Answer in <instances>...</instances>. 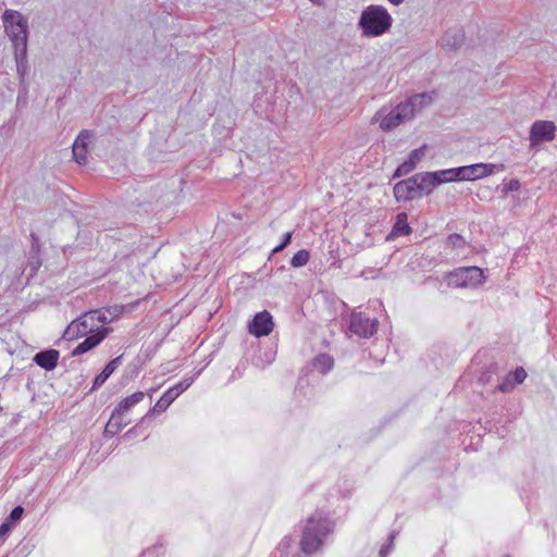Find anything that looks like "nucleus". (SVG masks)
<instances>
[{
  "label": "nucleus",
  "mask_w": 557,
  "mask_h": 557,
  "mask_svg": "<svg viewBox=\"0 0 557 557\" xmlns=\"http://www.w3.org/2000/svg\"><path fill=\"white\" fill-rule=\"evenodd\" d=\"M108 322L109 320L104 311L94 310L86 312L67 325L64 337L67 341H76L96 334L99 330H108L103 327V324Z\"/></svg>",
  "instance_id": "1"
},
{
  "label": "nucleus",
  "mask_w": 557,
  "mask_h": 557,
  "mask_svg": "<svg viewBox=\"0 0 557 557\" xmlns=\"http://www.w3.org/2000/svg\"><path fill=\"white\" fill-rule=\"evenodd\" d=\"M432 100L428 94H419L411 97L407 102L399 103L393 111L383 116L380 121V127L383 131H391L398 126L404 120L411 119L416 107H423Z\"/></svg>",
  "instance_id": "2"
},
{
  "label": "nucleus",
  "mask_w": 557,
  "mask_h": 557,
  "mask_svg": "<svg viewBox=\"0 0 557 557\" xmlns=\"http://www.w3.org/2000/svg\"><path fill=\"white\" fill-rule=\"evenodd\" d=\"M359 24L366 35L380 36L389 29L392 17L383 7L370 5L362 12Z\"/></svg>",
  "instance_id": "3"
},
{
  "label": "nucleus",
  "mask_w": 557,
  "mask_h": 557,
  "mask_svg": "<svg viewBox=\"0 0 557 557\" xmlns=\"http://www.w3.org/2000/svg\"><path fill=\"white\" fill-rule=\"evenodd\" d=\"M3 25L15 49H21L24 52L26 49L27 24L22 14L17 11H5L3 14Z\"/></svg>",
  "instance_id": "4"
},
{
  "label": "nucleus",
  "mask_w": 557,
  "mask_h": 557,
  "mask_svg": "<svg viewBox=\"0 0 557 557\" xmlns=\"http://www.w3.org/2000/svg\"><path fill=\"white\" fill-rule=\"evenodd\" d=\"M447 283L455 288H474L484 283L483 270L479 267H461L447 274Z\"/></svg>",
  "instance_id": "5"
},
{
  "label": "nucleus",
  "mask_w": 557,
  "mask_h": 557,
  "mask_svg": "<svg viewBox=\"0 0 557 557\" xmlns=\"http://www.w3.org/2000/svg\"><path fill=\"white\" fill-rule=\"evenodd\" d=\"M426 183L422 182V176H412L408 180L398 182L394 186V197L397 201L412 200L419 193L425 189Z\"/></svg>",
  "instance_id": "6"
},
{
  "label": "nucleus",
  "mask_w": 557,
  "mask_h": 557,
  "mask_svg": "<svg viewBox=\"0 0 557 557\" xmlns=\"http://www.w3.org/2000/svg\"><path fill=\"white\" fill-rule=\"evenodd\" d=\"M193 384L191 377H185L174 386L168 388L154 406L149 410L147 414L161 413L168 409V407L190 385Z\"/></svg>",
  "instance_id": "7"
},
{
  "label": "nucleus",
  "mask_w": 557,
  "mask_h": 557,
  "mask_svg": "<svg viewBox=\"0 0 557 557\" xmlns=\"http://www.w3.org/2000/svg\"><path fill=\"white\" fill-rule=\"evenodd\" d=\"M314 521V519H307L302 531L300 548L305 554L315 553L322 545V537L325 536L315 531Z\"/></svg>",
  "instance_id": "8"
},
{
  "label": "nucleus",
  "mask_w": 557,
  "mask_h": 557,
  "mask_svg": "<svg viewBox=\"0 0 557 557\" xmlns=\"http://www.w3.org/2000/svg\"><path fill=\"white\" fill-rule=\"evenodd\" d=\"M274 327L272 315L267 310L257 313L248 325V332L256 337L268 336Z\"/></svg>",
  "instance_id": "9"
},
{
  "label": "nucleus",
  "mask_w": 557,
  "mask_h": 557,
  "mask_svg": "<svg viewBox=\"0 0 557 557\" xmlns=\"http://www.w3.org/2000/svg\"><path fill=\"white\" fill-rule=\"evenodd\" d=\"M556 126L550 121H536L530 131V141L537 145L543 141H550L555 138Z\"/></svg>",
  "instance_id": "10"
},
{
  "label": "nucleus",
  "mask_w": 557,
  "mask_h": 557,
  "mask_svg": "<svg viewBox=\"0 0 557 557\" xmlns=\"http://www.w3.org/2000/svg\"><path fill=\"white\" fill-rule=\"evenodd\" d=\"M349 329L352 333L368 338L376 332V322L361 312L352 313Z\"/></svg>",
  "instance_id": "11"
},
{
  "label": "nucleus",
  "mask_w": 557,
  "mask_h": 557,
  "mask_svg": "<svg viewBox=\"0 0 557 557\" xmlns=\"http://www.w3.org/2000/svg\"><path fill=\"white\" fill-rule=\"evenodd\" d=\"M493 164L476 163L458 168L460 181H475L488 176L493 173Z\"/></svg>",
  "instance_id": "12"
},
{
  "label": "nucleus",
  "mask_w": 557,
  "mask_h": 557,
  "mask_svg": "<svg viewBox=\"0 0 557 557\" xmlns=\"http://www.w3.org/2000/svg\"><path fill=\"white\" fill-rule=\"evenodd\" d=\"M456 181H460L458 168L437 171L433 173H426L422 176V182L426 183V186L431 187H435L442 183H449Z\"/></svg>",
  "instance_id": "13"
},
{
  "label": "nucleus",
  "mask_w": 557,
  "mask_h": 557,
  "mask_svg": "<svg viewBox=\"0 0 557 557\" xmlns=\"http://www.w3.org/2000/svg\"><path fill=\"white\" fill-rule=\"evenodd\" d=\"M109 330H99L96 334L86 336L73 350L72 356H79L86 354L97 347L108 335Z\"/></svg>",
  "instance_id": "14"
},
{
  "label": "nucleus",
  "mask_w": 557,
  "mask_h": 557,
  "mask_svg": "<svg viewBox=\"0 0 557 557\" xmlns=\"http://www.w3.org/2000/svg\"><path fill=\"white\" fill-rule=\"evenodd\" d=\"M91 138L89 131H83L73 144V157L78 164H85L88 153V140Z\"/></svg>",
  "instance_id": "15"
},
{
  "label": "nucleus",
  "mask_w": 557,
  "mask_h": 557,
  "mask_svg": "<svg viewBox=\"0 0 557 557\" xmlns=\"http://www.w3.org/2000/svg\"><path fill=\"white\" fill-rule=\"evenodd\" d=\"M128 423L129 421L126 419L125 414L119 412L116 409H113L111 417L106 424L103 436L107 438L113 437Z\"/></svg>",
  "instance_id": "16"
},
{
  "label": "nucleus",
  "mask_w": 557,
  "mask_h": 557,
  "mask_svg": "<svg viewBox=\"0 0 557 557\" xmlns=\"http://www.w3.org/2000/svg\"><path fill=\"white\" fill-rule=\"evenodd\" d=\"M527 377V371L522 367L516 368V370L509 373L502 384L498 385L497 389L502 393H508L515 388L516 385L521 384Z\"/></svg>",
  "instance_id": "17"
},
{
  "label": "nucleus",
  "mask_w": 557,
  "mask_h": 557,
  "mask_svg": "<svg viewBox=\"0 0 557 557\" xmlns=\"http://www.w3.org/2000/svg\"><path fill=\"white\" fill-rule=\"evenodd\" d=\"M59 360V351L50 349L35 355L34 361L45 370H53Z\"/></svg>",
  "instance_id": "18"
},
{
  "label": "nucleus",
  "mask_w": 557,
  "mask_h": 557,
  "mask_svg": "<svg viewBox=\"0 0 557 557\" xmlns=\"http://www.w3.org/2000/svg\"><path fill=\"white\" fill-rule=\"evenodd\" d=\"M145 397L144 392H135L132 395L123 398L121 401L117 403L114 409H116L119 412L127 416V413L137 405L139 404Z\"/></svg>",
  "instance_id": "19"
},
{
  "label": "nucleus",
  "mask_w": 557,
  "mask_h": 557,
  "mask_svg": "<svg viewBox=\"0 0 557 557\" xmlns=\"http://www.w3.org/2000/svg\"><path fill=\"white\" fill-rule=\"evenodd\" d=\"M122 360V356H119L114 359H112L104 369L95 377L92 389L99 388L108 379L109 376L117 369Z\"/></svg>",
  "instance_id": "20"
},
{
  "label": "nucleus",
  "mask_w": 557,
  "mask_h": 557,
  "mask_svg": "<svg viewBox=\"0 0 557 557\" xmlns=\"http://www.w3.org/2000/svg\"><path fill=\"white\" fill-rule=\"evenodd\" d=\"M308 519H314L315 531L321 535H327L332 532V522L322 511H315Z\"/></svg>",
  "instance_id": "21"
},
{
  "label": "nucleus",
  "mask_w": 557,
  "mask_h": 557,
  "mask_svg": "<svg viewBox=\"0 0 557 557\" xmlns=\"http://www.w3.org/2000/svg\"><path fill=\"white\" fill-rule=\"evenodd\" d=\"M412 232L411 227L408 224V215L406 212H400L396 216L395 224L393 226L392 234L393 235H410Z\"/></svg>",
  "instance_id": "22"
},
{
  "label": "nucleus",
  "mask_w": 557,
  "mask_h": 557,
  "mask_svg": "<svg viewBox=\"0 0 557 557\" xmlns=\"http://www.w3.org/2000/svg\"><path fill=\"white\" fill-rule=\"evenodd\" d=\"M313 363H314V367L317 369H319V371L322 373L329 372L334 366L333 358L325 354H321V355L317 356L314 358Z\"/></svg>",
  "instance_id": "23"
},
{
  "label": "nucleus",
  "mask_w": 557,
  "mask_h": 557,
  "mask_svg": "<svg viewBox=\"0 0 557 557\" xmlns=\"http://www.w3.org/2000/svg\"><path fill=\"white\" fill-rule=\"evenodd\" d=\"M310 252L307 249L298 250L290 259V265L293 268H300L309 262Z\"/></svg>",
  "instance_id": "24"
},
{
  "label": "nucleus",
  "mask_w": 557,
  "mask_h": 557,
  "mask_svg": "<svg viewBox=\"0 0 557 557\" xmlns=\"http://www.w3.org/2000/svg\"><path fill=\"white\" fill-rule=\"evenodd\" d=\"M417 165L414 164V161L407 159L405 162H403L395 171L394 176H403L407 175L409 172H411Z\"/></svg>",
  "instance_id": "25"
},
{
  "label": "nucleus",
  "mask_w": 557,
  "mask_h": 557,
  "mask_svg": "<svg viewBox=\"0 0 557 557\" xmlns=\"http://www.w3.org/2000/svg\"><path fill=\"white\" fill-rule=\"evenodd\" d=\"M447 244L453 249L462 248L466 245V240L459 234H451L448 237Z\"/></svg>",
  "instance_id": "26"
},
{
  "label": "nucleus",
  "mask_w": 557,
  "mask_h": 557,
  "mask_svg": "<svg viewBox=\"0 0 557 557\" xmlns=\"http://www.w3.org/2000/svg\"><path fill=\"white\" fill-rule=\"evenodd\" d=\"M24 509L22 506H16L12 509L9 517L7 518V521H10L11 524L14 525L16 521H18L23 516Z\"/></svg>",
  "instance_id": "27"
},
{
  "label": "nucleus",
  "mask_w": 557,
  "mask_h": 557,
  "mask_svg": "<svg viewBox=\"0 0 557 557\" xmlns=\"http://www.w3.org/2000/svg\"><path fill=\"white\" fill-rule=\"evenodd\" d=\"M292 236H293V233L287 232L284 235L282 243L280 245H277L275 248H273L272 253H276V252L284 250L290 244Z\"/></svg>",
  "instance_id": "28"
},
{
  "label": "nucleus",
  "mask_w": 557,
  "mask_h": 557,
  "mask_svg": "<svg viewBox=\"0 0 557 557\" xmlns=\"http://www.w3.org/2000/svg\"><path fill=\"white\" fill-rule=\"evenodd\" d=\"M463 34L462 33H455L454 35V41H450L449 39L446 40L447 46L457 47L463 41Z\"/></svg>",
  "instance_id": "29"
},
{
  "label": "nucleus",
  "mask_w": 557,
  "mask_h": 557,
  "mask_svg": "<svg viewBox=\"0 0 557 557\" xmlns=\"http://www.w3.org/2000/svg\"><path fill=\"white\" fill-rule=\"evenodd\" d=\"M520 188V182L518 180H510L506 185H505V190L506 191H516Z\"/></svg>",
  "instance_id": "30"
},
{
  "label": "nucleus",
  "mask_w": 557,
  "mask_h": 557,
  "mask_svg": "<svg viewBox=\"0 0 557 557\" xmlns=\"http://www.w3.org/2000/svg\"><path fill=\"white\" fill-rule=\"evenodd\" d=\"M423 156V149L420 148V149H416L413 150L410 156H409V160H412L414 161V164L417 165V163L420 161L421 157Z\"/></svg>",
  "instance_id": "31"
},
{
  "label": "nucleus",
  "mask_w": 557,
  "mask_h": 557,
  "mask_svg": "<svg viewBox=\"0 0 557 557\" xmlns=\"http://www.w3.org/2000/svg\"><path fill=\"white\" fill-rule=\"evenodd\" d=\"M13 524H11L10 521H4L3 523H1L0 525V537H3L5 536L12 529Z\"/></svg>",
  "instance_id": "32"
},
{
  "label": "nucleus",
  "mask_w": 557,
  "mask_h": 557,
  "mask_svg": "<svg viewBox=\"0 0 557 557\" xmlns=\"http://www.w3.org/2000/svg\"><path fill=\"white\" fill-rule=\"evenodd\" d=\"M391 3L395 4V5H398L400 4L404 0H388Z\"/></svg>",
  "instance_id": "33"
},
{
  "label": "nucleus",
  "mask_w": 557,
  "mask_h": 557,
  "mask_svg": "<svg viewBox=\"0 0 557 557\" xmlns=\"http://www.w3.org/2000/svg\"><path fill=\"white\" fill-rule=\"evenodd\" d=\"M133 431H134V429L128 430V431L125 433V436H129V435H131V433H133Z\"/></svg>",
  "instance_id": "34"
},
{
  "label": "nucleus",
  "mask_w": 557,
  "mask_h": 557,
  "mask_svg": "<svg viewBox=\"0 0 557 557\" xmlns=\"http://www.w3.org/2000/svg\"><path fill=\"white\" fill-rule=\"evenodd\" d=\"M380 115H381V112H377V114H376V116H375L374 119H375V120H379V117H377V116H380Z\"/></svg>",
  "instance_id": "35"
},
{
  "label": "nucleus",
  "mask_w": 557,
  "mask_h": 557,
  "mask_svg": "<svg viewBox=\"0 0 557 557\" xmlns=\"http://www.w3.org/2000/svg\"><path fill=\"white\" fill-rule=\"evenodd\" d=\"M504 557H510V556H504Z\"/></svg>",
  "instance_id": "36"
}]
</instances>
